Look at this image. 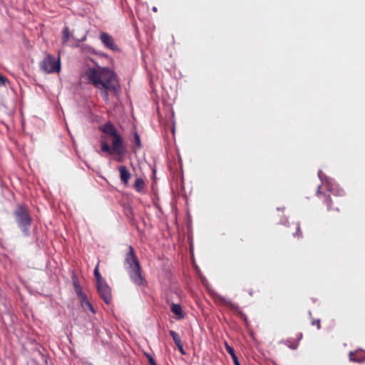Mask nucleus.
I'll use <instances>...</instances> for the list:
<instances>
[{
	"label": "nucleus",
	"mask_w": 365,
	"mask_h": 365,
	"mask_svg": "<svg viewBox=\"0 0 365 365\" xmlns=\"http://www.w3.org/2000/svg\"><path fill=\"white\" fill-rule=\"evenodd\" d=\"M319 177L322 179V171H319Z\"/></svg>",
	"instance_id": "26"
},
{
	"label": "nucleus",
	"mask_w": 365,
	"mask_h": 365,
	"mask_svg": "<svg viewBox=\"0 0 365 365\" xmlns=\"http://www.w3.org/2000/svg\"><path fill=\"white\" fill-rule=\"evenodd\" d=\"M170 309L172 312L176 316L177 319H181L184 318L185 315L180 304L173 303L171 304Z\"/></svg>",
	"instance_id": "12"
},
{
	"label": "nucleus",
	"mask_w": 365,
	"mask_h": 365,
	"mask_svg": "<svg viewBox=\"0 0 365 365\" xmlns=\"http://www.w3.org/2000/svg\"><path fill=\"white\" fill-rule=\"evenodd\" d=\"M312 324H313V325H317V329H319V328H320V322H319V320L314 321V322H312Z\"/></svg>",
	"instance_id": "24"
},
{
	"label": "nucleus",
	"mask_w": 365,
	"mask_h": 365,
	"mask_svg": "<svg viewBox=\"0 0 365 365\" xmlns=\"http://www.w3.org/2000/svg\"><path fill=\"white\" fill-rule=\"evenodd\" d=\"M119 172H120V175L121 181L125 185H127L130 178V172L127 170V168L124 165H121L119 167Z\"/></svg>",
	"instance_id": "11"
},
{
	"label": "nucleus",
	"mask_w": 365,
	"mask_h": 365,
	"mask_svg": "<svg viewBox=\"0 0 365 365\" xmlns=\"http://www.w3.org/2000/svg\"><path fill=\"white\" fill-rule=\"evenodd\" d=\"M112 150L113 153L118 155H123L125 152V148L123 145V138L118 134L113 137Z\"/></svg>",
	"instance_id": "6"
},
{
	"label": "nucleus",
	"mask_w": 365,
	"mask_h": 365,
	"mask_svg": "<svg viewBox=\"0 0 365 365\" xmlns=\"http://www.w3.org/2000/svg\"><path fill=\"white\" fill-rule=\"evenodd\" d=\"M153 11H155V12H156V11H157V8H156L155 6H154V7L153 8Z\"/></svg>",
	"instance_id": "27"
},
{
	"label": "nucleus",
	"mask_w": 365,
	"mask_h": 365,
	"mask_svg": "<svg viewBox=\"0 0 365 365\" xmlns=\"http://www.w3.org/2000/svg\"><path fill=\"white\" fill-rule=\"evenodd\" d=\"M94 276L96 279V284H98L99 282H103V279L101 277L99 270H98V264L96 266V268L94 269Z\"/></svg>",
	"instance_id": "17"
},
{
	"label": "nucleus",
	"mask_w": 365,
	"mask_h": 365,
	"mask_svg": "<svg viewBox=\"0 0 365 365\" xmlns=\"http://www.w3.org/2000/svg\"><path fill=\"white\" fill-rule=\"evenodd\" d=\"M100 39L105 46L107 48L115 51L118 50V47L116 46L113 38L106 32H101L100 35Z\"/></svg>",
	"instance_id": "7"
},
{
	"label": "nucleus",
	"mask_w": 365,
	"mask_h": 365,
	"mask_svg": "<svg viewBox=\"0 0 365 365\" xmlns=\"http://www.w3.org/2000/svg\"><path fill=\"white\" fill-rule=\"evenodd\" d=\"M16 221L22 229H27L31 223V218L28 212L22 207H19L16 211Z\"/></svg>",
	"instance_id": "3"
},
{
	"label": "nucleus",
	"mask_w": 365,
	"mask_h": 365,
	"mask_svg": "<svg viewBox=\"0 0 365 365\" xmlns=\"http://www.w3.org/2000/svg\"><path fill=\"white\" fill-rule=\"evenodd\" d=\"M125 262L128 264L129 269L137 267L140 265L136 257L134 255L133 248L131 246L129 247V252L126 256Z\"/></svg>",
	"instance_id": "8"
},
{
	"label": "nucleus",
	"mask_w": 365,
	"mask_h": 365,
	"mask_svg": "<svg viewBox=\"0 0 365 365\" xmlns=\"http://www.w3.org/2000/svg\"><path fill=\"white\" fill-rule=\"evenodd\" d=\"M70 38V32L68 27H65L63 30V43H66L68 41Z\"/></svg>",
	"instance_id": "15"
},
{
	"label": "nucleus",
	"mask_w": 365,
	"mask_h": 365,
	"mask_svg": "<svg viewBox=\"0 0 365 365\" xmlns=\"http://www.w3.org/2000/svg\"><path fill=\"white\" fill-rule=\"evenodd\" d=\"M170 334L171 335V336L176 345L181 343L180 337L175 331L172 330L170 331Z\"/></svg>",
	"instance_id": "18"
},
{
	"label": "nucleus",
	"mask_w": 365,
	"mask_h": 365,
	"mask_svg": "<svg viewBox=\"0 0 365 365\" xmlns=\"http://www.w3.org/2000/svg\"><path fill=\"white\" fill-rule=\"evenodd\" d=\"M134 142L137 147H140V136L138 135V133L134 134Z\"/></svg>",
	"instance_id": "20"
},
{
	"label": "nucleus",
	"mask_w": 365,
	"mask_h": 365,
	"mask_svg": "<svg viewBox=\"0 0 365 365\" xmlns=\"http://www.w3.org/2000/svg\"><path fill=\"white\" fill-rule=\"evenodd\" d=\"M101 130L103 132L108 135H110L112 137L118 135L115 127L110 123L106 124L104 126L102 127Z\"/></svg>",
	"instance_id": "13"
},
{
	"label": "nucleus",
	"mask_w": 365,
	"mask_h": 365,
	"mask_svg": "<svg viewBox=\"0 0 365 365\" xmlns=\"http://www.w3.org/2000/svg\"><path fill=\"white\" fill-rule=\"evenodd\" d=\"M82 77L95 88L101 91L106 101H108V93H115L118 88L115 74L112 70L106 67L88 68Z\"/></svg>",
	"instance_id": "1"
},
{
	"label": "nucleus",
	"mask_w": 365,
	"mask_h": 365,
	"mask_svg": "<svg viewBox=\"0 0 365 365\" xmlns=\"http://www.w3.org/2000/svg\"><path fill=\"white\" fill-rule=\"evenodd\" d=\"M41 68L46 73H51L57 72L61 70L60 59H56L51 55H47L46 57L40 63Z\"/></svg>",
	"instance_id": "2"
},
{
	"label": "nucleus",
	"mask_w": 365,
	"mask_h": 365,
	"mask_svg": "<svg viewBox=\"0 0 365 365\" xmlns=\"http://www.w3.org/2000/svg\"><path fill=\"white\" fill-rule=\"evenodd\" d=\"M76 292L77 294L78 298L81 302V307L85 311H91L92 313H94V309L90 302L88 300L86 295L82 292L80 286L76 284Z\"/></svg>",
	"instance_id": "5"
},
{
	"label": "nucleus",
	"mask_w": 365,
	"mask_h": 365,
	"mask_svg": "<svg viewBox=\"0 0 365 365\" xmlns=\"http://www.w3.org/2000/svg\"><path fill=\"white\" fill-rule=\"evenodd\" d=\"M148 359H149V362H150V365H157L155 361L154 360V359L153 357L149 356Z\"/></svg>",
	"instance_id": "23"
},
{
	"label": "nucleus",
	"mask_w": 365,
	"mask_h": 365,
	"mask_svg": "<svg viewBox=\"0 0 365 365\" xmlns=\"http://www.w3.org/2000/svg\"><path fill=\"white\" fill-rule=\"evenodd\" d=\"M176 346H178V348L179 349V350H180V353L182 354H185V351H184V349L182 347V342L180 344H177Z\"/></svg>",
	"instance_id": "22"
},
{
	"label": "nucleus",
	"mask_w": 365,
	"mask_h": 365,
	"mask_svg": "<svg viewBox=\"0 0 365 365\" xmlns=\"http://www.w3.org/2000/svg\"><path fill=\"white\" fill-rule=\"evenodd\" d=\"M225 349L231 355V356H235V350L232 347H231L227 342L225 343Z\"/></svg>",
	"instance_id": "19"
},
{
	"label": "nucleus",
	"mask_w": 365,
	"mask_h": 365,
	"mask_svg": "<svg viewBox=\"0 0 365 365\" xmlns=\"http://www.w3.org/2000/svg\"><path fill=\"white\" fill-rule=\"evenodd\" d=\"M6 81H7V79L0 75V86L5 85Z\"/></svg>",
	"instance_id": "21"
},
{
	"label": "nucleus",
	"mask_w": 365,
	"mask_h": 365,
	"mask_svg": "<svg viewBox=\"0 0 365 365\" xmlns=\"http://www.w3.org/2000/svg\"><path fill=\"white\" fill-rule=\"evenodd\" d=\"M98 292L102 299L106 304H110L111 301V292L109 286L105 282V281L96 284Z\"/></svg>",
	"instance_id": "4"
},
{
	"label": "nucleus",
	"mask_w": 365,
	"mask_h": 365,
	"mask_svg": "<svg viewBox=\"0 0 365 365\" xmlns=\"http://www.w3.org/2000/svg\"><path fill=\"white\" fill-rule=\"evenodd\" d=\"M145 186L144 181L142 178H138L134 184V187L138 192L143 190Z\"/></svg>",
	"instance_id": "14"
},
{
	"label": "nucleus",
	"mask_w": 365,
	"mask_h": 365,
	"mask_svg": "<svg viewBox=\"0 0 365 365\" xmlns=\"http://www.w3.org/2000/svg\"><path fill=\"white\" fill-rule=\"evenodd\" d=\"M235 365H240V363H238V364H235Z\"/></svg>",
	"instance_id": "28"
},
{
	"label": "nucleus",
	"mask_w": 365,
	"mask_h": 365,
	"mask_svg": "<svg viewBox=\"0 0 365 365\" xmlns=\"http://www.w3.org/2000/svg\"><path fill=\"white\" fill-rule=\"evenodd\" d=\"M349 359L352 361L361 362L365 359V352L362 350H356L349 353Z\"/></svg>",
	"instance_id": "10"
},
{
	"label": "nucleus",
	"mask_w": 365,
	"mask_h": 365,
	"mask_svg": "<svg viewBox=\"0 0 365 365\" xmlns=\"http://www.w3.org/2000/svg\"><path fill=\"white\" fill-rule=\"evenodd\" d=\"M129 273L130 278L134 283L138 284H143V279L141 276L140 265L138 266L137 267L130 269Z\"/></svg>",
	"instance_id": "9"
},
{
	"label": "nucleus",
	"mask_w": 365,
	"mask_h": 365,
	"mask_svg": "<svg viewBox=\"0 0 365 365\" xmlns=\"http://www.w3.org/2000/svg\"><path fill=\"white\" fill-rule=\"evenodd\" d=\"M232 359L235 364L240 363L236 354H235V356H232Z\"/></svg>",
	"instance_id": "25"
},
{
	"label": "nucleus",
	"mask_w": 365,
	"mask_h": 365,
	"mask_svg": "<svg viewBox=\"0 0 365 365\" xmlns=\"http://www.w3.org/2000/svg\"><path fill=\"white\" fill-rule=\"evenodd\" d=\"M101 151L106 152L108 154H112L113 150L106 142H102L101 143Z\"/></svg>",
	"instance_id": "16"
}]
</instances>
